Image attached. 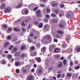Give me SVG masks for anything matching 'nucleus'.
<instances>
[{"label": "nucleus", "instance_id": "51", "mask_svg": "<svg viewBox=\"0 0 80 80\" xmlns=\"http://www.w3.org/2000/svg\"><path fill=\"white\" fill-rule=\"evenodd\" d=\"M3 27L5 28H7V25H3Z\"/></svg>", "mask_w": 80, "mask_h": 80}, {"label": "nucleus", "instance_id": "26", "mask_svg": "<svg viewBox=\"0 0 80 80\" xmlns=\"http://www.w3.org/2000/svg\"><path fill=\"white\" fill-rule=\"evenodd\" d=\"M63 62L64 63V65H65L66 64H67V60L66 59H64L63 60Z\"/></svg>", "mask_w": 80, "mask_h": 80}, {"label": "nucleus", "instance_id": "37", "mask_svg": "<svg viewBox=\"0 0 80 80\" xmlns=\"http://www.w3.org/2000/svg\"><path fill=\"white\" fill-rule=\"evenodd\" d=\"M45 66H46V67H48V63H47V61H45Z\"/></svg>", "mask_w": 80, "mask_h": 80}, {"label": "nucleus", "instance_id": "49", "mask_svg": "<svg viewBox=\"0 0 80 80\" xmlns=\"http://www.w3.org/2000/svg\"><path fill=\"white\" fill-rule=\"evenodd\" d=\"M37 9H38V8L37 7H36L35 8H34L33 10L34 11H36V10H37Z\"/></svg>", "mask_w": 80, "mask_h": 80}, {"label": "nucleus", "instance_id": "30", "mask_svg": "<svg viewBox=\"0 0 80 80\" xmlns=\"http://www.w3.org/2000/svg\"><path fill=\"white\" fill-rule=\"evenodd\" d=\"M64 15V13H59V16H60V17H63V16Z\"/></svg>", "mask_w": 80, "mask_h": 80}, {"label": "nucleus", "instance_id": "32", "mask_svg": "<svg viewBox=\"0 0 80 80\" xmlns=\"http://www.w3.org/2000/svg\"><path fill=\"white\" fill-rule=\"evenodd\" d=\"M37 14H40V10H38L36 12Z\"/></svg>", "mask_w": 80, "mask_h": 80}, {"label": "nucleus", "instance_id": "17", "mask_svg": "<svg viewBox=\"0 0 80 80\" xmlns=\"http://www.w3.org/2000/svg\"><path fill=\"white\" fill-rule=\"evenodd\" d=\"M58 4L57 3L55 2L52 4L53 7H58Z\"/></svg>", "mask_w": 80, "mask_h": 80}, {"label": "nucleus", "instance_id": "58", "mask_svg": "<svg viewBox=\"0 0 80 80\" xmlns=\"http://www.w3.org/2000/svg\"><path fill=\"white\" fill-rule=\"evenodd\" d=\"M36 16L38 17H39L40 16V14H37Z\"/></svg>", "mask_w": 80, "mask_h": 80}, {"label": "nucleus", "instance_id": "38", "mask_svg": "<svg viewBox=\"0 0 80 80\" xmlns=\"http://www.w3.org/2000/svg\"><path fill=\"white\" fill-rule=\"evenodd\" d=\"M63 24H60L59 25V27L60 28H63Z\"/></svg>", "mask_w": 80, "mask_h": 80}, {"label": "nucleus", "instance_id": "56", "mask_svg": "<svg viewBox=\"0 0 80 80\" xmlns=\"http://www.w3.org/2000/svg\"><path fill=\"white\" fill-rule=\"evenodd\" d=\"M65 74H63L61 76V78H64L65 77Z\"/></svg>", "mask_w": 80, "mask_h": 80}, {"label": "nucleus", "instance_id": "52", "mask_svg": "<svg viewBox=\"0 0 80 80\" xmlns=\"http://www.w3.org/2000/svg\"><path fill=\"white\" fill-rule=\"evenodd\" d=\"M17 50V48H15L14 49V52H16Z\"/></svg>", "mask_w": 80, "mask_h": 80}, {"label": "nucleus", "instance_id": "1", "mask_svg": "<svg viewBox=\"0 0 80 80\" xmlns=\"http://www.w3.org/2000/svg\"><path fill=\"white\" fill-rule=\"evenodd\" d=\"M11 11V8L8 7L6 8L4 10V12L5 13H10Z\"/></svg>", "mask_w": 80, "mask_h": 80}, {"label": "nucleus", "instance_id": "53", "mask_svg": "<svg viewBox=\"0 0 80 80\" xmlns=\"http://www.w3.org/2000/svg\"><path fill=\"white\" fill-rule=\"evenodd\" d=\"M61 74H59L57 75V78H59V77H61Z\"/></svg>", "mask_w": 80, "mask_h": 80}, {"label": "nucleus", "instance_id": "3", "mask_svg": "<svg viewBox=\"0 0 80 80\" xmlns=\"http://www.w3.org/2000/svg\"><path fill=\"white\" fill-rule=\"evenodd\" d=\"M72 51H73L72 48H69L67 50V52L68 53H72Z\"/></svg>", "mask_w": 80, "mask_h": 80}, {"label": "nucleus", "instance_id": "35", "mask_svg": "<svg viewBox=\"0 0 80 80\" xmlns=\"http://www.w3.org/2000/svg\"><path fill=\"white\" fill-rule=\"evenodd\" d=\"M76 50L77 51V52H80V48H77Z\"/></svg>", "mask_w": 80, "mask_h": 80}, {"label": "nucleus", "instance_id": "8", "mask_svg": "<svg viewBox=\"0 0 80 80\" xmlns=\"http://www.w3.org/2000/svg\"><path fill=\"white\" fill-rule=\"evenodd\" d=\"M0 7V8L1 10H3V9H4V8L5 7V4H2L1 5Z\"/></svg>", "mask_w": 80, "mask_h": 80}, {"label": "nucleus", "instance_id": "57", "mask_svg": "<svg viewBox=\"0 0 80 80\" xmlns=\"http://www.w3.org/2000/svg\"><path fill=\"white\" fill-rule=\"evenodd\" d=\"M5 56H6V54H3L2 55V57H5Z\"/></svg>", "mask_w": 80, "mask_h": 80}, {"label": "nucleus", "instance_id": "47", "mask_svg": "<svg viewBox=\"0 0 80 80\" xmlns=\"http://www.w3.org/2000/svg\"><path fill=\"white\" fill-rule=\"evenodd\" d=\"M70 39V37H68V38H67L66 40H67V41H68V40H69Z\"/></svg>", "mask_w": 80, "mask_h": 80}, {"label": "nucleus", "instance_id": "12", "mask_svg": "<svg viewBox=\"0 0 80 80\" xmlns=\"http://www.w3.org/2000/svg\"><path fill=\"white\" fill-rule=\"evenodd\" d=\"M11 31H12V28L10 27L8 28V30L7 31V32L8 33H11Z\"/></svg>", "mask_w": 80, "mask_h": 80}, {"label": "nucleus", "instance_id": "55", "mask_svg": "<svg viewBox=\"0 0 80 80\" xmlns=\"http://www.w3.org/2000/svg\"><path fill=\"white\" fill-rule=\"evenodd\" d=\"M13 48V46H11L10 47L9 50H11V49H12Z\"/></svg>", "mask_w": 80, "mask_h": 80}, {"label": "nucleus", "instance_id": "15", "mask_svg": "<svg viewBox=\"0 0 80 80\" xmlns=\"http://www.w3.org/2000/svg\"><path fill=\"white\" fill-rule=\"evenodd\" d=\"M41 51L42 52H43L46 51V49H45V47H43L41 49Z\"/></svg>", "mask_w": 80, "mask_h": 80}, {"label": "nucleus", "instance_id": "40", "mask_svg": "<svg viewBox=\"0 0 80 80\" xmlns=\"http://www.w3.org/2000/svg\"><path fill=\"white\" fill-rule=\"evenodd\" d=\"M38 72L39 73H42V69L39 70L38 71Z\"/></svg>", "mask_w": 80, "mask_h": 80}, {"label": "nucleus", "instance_id": "22", "mask_svg": "<svg viewBox=\"0 0 80 80\" xmlns=\"http://www.w3.org/2000/svg\"><path fill=\"white\" fill-rule=\"evenodd\" d=\"M39 5L41 6V7H45V5L44 4H42L41 3L39 4Z\"/></svg>", "mask_w": 80, "mask_h": 80}, {"label": "nucleus", "instance_id": "23", "mask_svg": "<svg viewBox=\"0 0 80 80\" xmlns=\"http://www.w3.org/2000/svg\"><path fill=\"white\" fill-rule=\"evenodd\" d=\"M51 16H52V17H56L57 15L53 13L51 14Z\"/></svg>", "mask_w": 80, "mask_h": 80}, {"label": "nucleus", "instance_id": "14", "mask_svg": "<svg viewBox=\"0 0 80 80\" xmlns=\"http://www.w3.org/2000/svg\"><path fill=\"white\" fill-rule=\"evenodd\" d=\"M59 5L61 8H64V7H65V5L62 3H60Z\"/></svg>", "mask_w": 80, "mask_h": 80}, {"label": "nucleus", "instance_id": "64", "mask_svg": "<svg viewBox=\"0 0 80 80\" xmlns=\"http://www.w3.org/2000/svg\"><path fill=\"white\" fill-rule=\"evenodd\" d=\"M24 48H25V46H23L21 48V50H23V49Z\"/></svg>", "mask_w": 80, "mask_h": 80}, {"label": "nucleus", "instance_id": "48", "mask_svg": "<svg viewBox=\"0 0 80 80\" xmlns=\"http://www.w3.org/2000/svg\"><path fill=\"white\" fill-rule=\"evenodd\" d=\"M35 71V68H33L31 70V72H33Z\"/></svg>", "mask_w": 80, "mask_h": 80}, {"label": "nucleus", "instance_id": "34", "mask_svg": "<svg viewBox=\"0 0 80 80\" xmlns=\"http://www.w3.org/2000/svg\"><path fill=\"white\" fill-rule=\"evenodd\" d=\"M67 75L69 77H72V74H70V73H68L67 74Z\"/></svg>", "mask_w": 80, "mask_h": 80}, {"label": "nucleus", "instance_id": "28", "mask_svg": "<svg viewBox=\"0 0 80 80\" xmlns=\"http://www.w3.org/2000/svg\"><path fill=\"white\" fill-rule=\"evenodd\" d=\"M22 70L24 72V73H26L27 72V70L25 69H22Z\"/></svg>", "mask_w": 80, "mask_h": 80}, {"label": "nucleus", "instance_id": "18", "mask_svg": "<svg viewBox=\"0 0 80 80\" xmlns=\"http://www.w3.org/2000/svg\"><path fill=\"white\" fill-rule=\"evenodd\" d=\"M46 38L47 40H50L51 38V37L50 35H48L46 37Z\"/></svg>", "mask_w": 80, "mask_h": 80}, {"label": "nucleus", "instance_id": "33", "mask_svg": "<svg viewBox=\"0 0 80 80\" xmlns=\"http://www.w3.org/2000/svg\"><path fill=\"white\" fill-rule=\"evenodd\" d=\"M47 25H45V26L43 27V29H44V30H45V29H47Z\"/></svg>", "mask_w": 80, "mask_h": 80}, {"label": "nucleus", "instance_id": "36", "mask_svg": "<svg viewBox=\"0 0 80 80\" xmlns=\"http://www.w3.org/2000/svg\"><path fill=\"white\" fill-rule=\"evenodd\" d=\"M14 31H16V32H18V31H19V29H18L17 28H14Z\"/></svg>", "mask_w": 80, "mask_h": 80}, {"label": "nucleus", "instance_id": "13", "mask_svg": "<svg viewBox=\"0 0 80 80\" xmlns=\"http://www.w3.org/2000/svg\"><path fill=\"white\" fill-rule=\"evenodd\" d=\"M33 79V76L32 75H30L28 77V80H32Z\"/></svg>", "mask_w": 80, "mask_h": 80}, {"label": "nucleus", "instance_id": "7", "mask_svg": "<svg viewBox=\"0 0 80 80\" xmlns=\"http://www.w3.org/2000/svg\"><path fill=\"white\" fill-rule=\"evenodd\" d=\"M27 54L22 53L21 55V57L22 58H25V57H27Z\"/></svg>", "mask_w": 80, "mask_h": 80}, {"label": "nucleus", "instance_id": "44", "mask_svg": "<svg viewBox=\"0 0 80 80\" xmlns=\"http://www.w3.org/2000/svg\"><path fill=\"white\" fill-rule=\"evenodd\" d=\"M19 62H17L15 64V65H16V66H18V65H19Z\"/></svg>", "mask_w": 80, "mask_h": 80}, {"label": "nucleus", "instance_id": "10", "mask_svg": "<svg viewBox=\"0 0 80 80\" xmlns=\"http://www.w3.org/2000/svg\"><path fill=\"white\" fill-rule=\"evenodd\" d=\"M9 46V42H5L4 44V48H6L7 47H8V46Z\"/></svg>", "mask_w": 80, "mask_h": 80}, {"label": "nucleus", "instance_id": "39", "mask_svg": "<svg viewBox=\"0 0 80 80\" xmlns=\"http://www.w3.org/2000/svg\"><path fill=\"white\" fill-rule=\"evenodd\" d=\"M58 20L57 19H54L53 20V22L54 23H57V22Z\"/></svg>", "mask_w": 80, "mask_h": 80}, {"label": "nucleus", "instance_id": "6", "mask_svg": "<svg viewBox=\"0 0 80 80\" xmlns=\"http://www.w3.org/2000/svg\"><path fill=\"white\" fill-rule=\"evenodd\" d=\"M35 59V60H36V61H37L38 63H40V62H41V61L42 60L41 58H36Z\"/></svg>", "mask_w": 80, "mask_h": 80}, {"label": "nucleus", "instance_id": "31", "mask_svg": "<svg viewBox=\"0 0 80 80\" xmlns=\"http://www.w3.org/2000/svg\"><path fill=\"white\" fill-rule=\"evenodd\" d=\"M55 57L56 58H59L60 57V55L59 54L55 55Z\"/></svg>", "mask_w": 80, "mask_h": 80}, {"label": "nucleus", "instance_id": "25", "mask_svg": "<svg viewBox=\"0 0 80 80\" xmlns=\"http://www.w3.org/2000/svg\"><path fill=\"white\" fill-rule=\"evenodd\" d=\"M16 72L17 73H20V70L18 69H16Z\"/></svg>", "mask_w": 80, "mask_h": 80}, {"label": "nucleus", "instance_id": "29", "mask_svg": "<svg viewBox=\"0 0 80 80\" xmlns=\"http://www.w3.org/2000/svg\"><path fill=\"white\" fill-rule=\"evenodd\" d=\"M75 69V70H78L79 68H80V66H77L75 67L74 68Z\"/></svg>", "mask_w": 80, "mask_h": 80}, {"label": "nucleus", "instance_id": "16", "mask_svg": "<svg viewBox=\"0 0 80 80\" xmlns=\"http://www.w3.org/2000/svg\"><path fill=\"white\" fill-rule=\"evenodd\" d=\"M63 66V64L62 63H60L58 64V68H60Z\"/></svg>", "mask_w": 80, "mask_h": 80}, {"label": "nucleus", "instance_id": "24", "mask_svg": "<svg viewBox=\"0 0 80 80\" xmlns=\"http://www.w3.org/2000/svg\"><path fill=\"white\" fill-rule=\"evenodd\" d=\"M28 42H30V43H32V42H33V40H31L29 38V37H28Z\"/></svg>", "mask_w": 80, "mask_h": 80}, {"label": "nucleus", "instance_id": "41", "mask_svg": "<svg viewBox=\"0 0 80 80\" xmlns=\"http://www.w3.org/2000/svg\"><path fill=\"white\" fill-rule=\"evenodd\" d=\"M47 10L48 13H50V9L47 8Z\"/></svg>", "mask_w": 80, "mask_h": 80}, {"label": "nucleus", "instance_id": "21", "mask_svg": "<svg viewBox=\"0 0 80 80\" xmlns=\"http://www.w3.org/2000/svg\"><path fill=\"white\" fill-rule=\"evenodd\" d=\"M57 32L58 33H61V34H63V32H62V31H58Z\"/></svg>", "mask_w": 80, "mask_h": 80}, {"label": "nucleus", "instance_id": "5", "mask_svg": "<svg viewBox=\"0 0 80 80\" xmlns=\"http://www.w3.org/2000/svg\"><path fill=\"white\" fill-rule=\"evenodd\" d=\"M54 52H55V53H60V52H61V51L58 48H56L54 50Z\"/></svg>", "mask_w": 80, "mask_h": 80}, {"label": "nucleus", "instance_id": "20", "mask_svg": "<svg viewBox=\"0 0 80 80\" xmlns=\"http://www.w3.org/2000/svg\"><path fill=\"white\" fill-rule=\"evenodd\" d=\"M12 55L9 54L8 56V59H12Z\"/></svg>", "mask_w": 80, "mask_h": 80}, {"label": "nucleus", "instance_id": "4", "mask_svg": "<svg viewBox=\"0 0 80 80\" xmlns=\"http://www.w3.org/2000/svg\"><path fill=\"white\" fill-rule=\"evenodd\" d=\"M78 77L77 74H73L72 76V78L73 79V80H75V79H77Z\"/></svg>", "mask_w": 80, "mask_h": 80}, {"label": "nucleus", "instance_id": "61", "mask_svg": "<svg viewBox=\"0 0 80 80\" xmlns=\"http://www.w3.org/2000/svg\"><path fill=\"white\" fill-rule=\"evenodd\" d=\"M62 47L63 48H65V47H66V46H65V44H63H63H62Z\"/></svg>", "mask_w": 80, "mask_h": 80}, {"label": "nucleus", "instance_id": "46", "mask_svg": "<svg viewBox=\"0 0 80 80\" xmlns=\"http://www.w3.org/2000/svg\"><path fill=\"white\" fill-rule=\"evenodd\" d=\"M31 50H34L35 49V47L33 46L32 47H31Z\"/></svg>", "mask_w": 80, "mask_h": 80}, {"label": "nucleus", "instance_id": "60", "mask_svg": "<svg viewBox=\"0 0 80 80\" xmlns=\"http://www.w3.org/2000/svg\"><path fill=\"white\" fill-rule=\"evenodd\" d=\"M52 78L54 80H56L57 79V78L55 77V76H53L52 77Z\"/></svg>", "mask_w": 80, "mask_h": 80}, {"label": "nucleus", "instance_id": "19", "mask_svg": "<svg viewBox=\"0 0 80 80\" xmlns=\"http://www.w3.org/2000/svg\"><path fill=\"white\" fill-rule=\"evenodd\" d=\"M41 45L39 43H38L36 45V47L38 48H40V47Z\"/></svg>", "mask_w": 80, "mask_h": 80}, {"label": "nucleus", "instance_id": "63", "mask_svg": "<svg viewBox=\"0 0 80 80\" xmlns=\"http://www.w3.org/2000/svg\"><path fill=\"white\" fill-rule=\"evenodd\" d=\"M22 30L23 32H25V30H26V29H25V28H22Z\"/></svg>", "mask_w": 80, "mask_h": 80}, {"label": "nucleus", "instance_id": "50", "mask_svg": "<svg viewBox=\"0 0 80 80\" xmlns=\"http://www.w3.org/2000/svg\"><path fill=\"white\" fill-rule=\"evenodd\" d=\"M33 35H34V34H33V33H31L30 34V37H33Z\"/></svg>", "mask_w": 80, "mask_h": 80}, {"label": "nucleus", "instance_id": "27", "mask_svg": "<svg viewBox=\"0 0 80 80\" xmlns=\"http://www.w3.org/2000/svg\"><path fill=\"white\" fill-rule=\"evenodd\" d=\"M55 13H56V14H58L59 13V11L58 10H55Z\"/></svg>", "mask_w": 80, "mask_h": 80}, {"label": "nucleus", "instance_id": "45", "mask_svg": "<svg viewBox=\"0 0 80 80\" xmlns=\"http://www.w3.org/2000/svg\"><path fill=\"white\" fill-rule=\"evenodd\" d=\"M39 23V22H38L36 21L35 22V24L36 25H37Z\"/></svg>", "mask_w": 80, "mask_h": 80}, {"label": "nucleus", "instance_id": "54", "mask_svg": "<svg viewBox=\"0 0 80 80\" xmlns=\"http://www.w3.org/2000/svg\"><path fill=\"white\" fill-rule=\"evenodd\" d=\"M46 17L47 18H49V15L48 14L46 15Z\"/></svg>", "mask_w": 80, "mask_h": 80}, {"label": "nucleus", "instance_id": "9", "mask_svg": "<svg viewBox=\"0 0 80 80\" xmlns=\"http://www.w3.org/2000/svg\"><path fill=\"white\" fill-rule=\"evenodd\" d=\"M22 5H23V4L22 3H19L17 6V8H21V7H22Z\"/></svg>", "mask_w": 80, "mask_h": 80}, {"label": "nucleus", "instance_id": "42", "mask_svg": "<svg viewBox=\"0 0 80 80\" xmlns=\"http://www.w3.org/2000/svg\"><path fill=\"white\" fill-rule=\"evenodd\" d=\"M28 13V10L27 9L25 11V14H27Z\"/></svg>", "mask_w": 80, "mask_h": 80}, {"label": "nucleus", "instance_id": "62", "mask_svg": "<svg viewBox=\"0 0 80 80\" xmlns=\"http://www.w3.org/2000/svg\"><path fill=\"white\" fill-rule=\"evenodd\" d=\"M54 41L55 42H58V40H57V39H54Z\"/></svg>", "mask_w": 80, "mask_h": 80}, {"label": "nucleus", "instance_id": "43", "mask_svg": "<svg viewBox=\"0 0 80 80\" xmlns=\"http://www.w3.org/2000/svg\"><path fill=\"white\" fill-rule=\"evenodd\" d=\"M12 38V37H11V36L9 35L8 36V40H9L10 39H11V38Z\"/></svg>", "mask_w": 80, "mask_h": 80}, {"label": "nucleus", "instance_id": "11", "mask_svg": "<svg viewBox=\"0 0 80 80\" xmlns=\"http://www.w3.org/2000/svg\"><path fill=\"white\" fill-rule=\"evenodd\" d=\"M38 27H39V28H42V27H43V23L40 22L39 23V25H38Z\"/></svg>", "mask_w": 80, "mask_h": 80}, {"label": "nucleus", "instance_id": "2", "mask_svg": "<svg viewBox=\"0 0 80 80\" xmlns=\"http://www.w3.org/2000/svg\"><path fill=\"white\" fill-rule=\"evenodd\" d=\"M67 13L68 14L67 17L68 18H71L72 17H73V16L72 15V13H73V12L71 11H69L67 12Z\"/></svg>", "mask_w": 80, "mask_h": 80}, {"label": "nucleus", "instance_id": "59", "mask_svg": "<svg viewBox=\"0 0 80 80\" xmlns=\"http://www.w3.org/2000/svg\"><path fill=\"white\" fill-rule=\"evenodd\" d=\"M6 63V62L4 60H3L2 62V64H5Z\"/></svg>", "mask_w": 80, "mask_h": 80}]
</instances>
